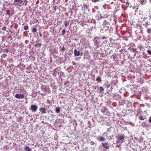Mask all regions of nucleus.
<instances>
[{
  "label": "nucleus",
  "instance_id": "f704fd0d",
  "mask_svg": "<svg viewBox=\"0 0 151 151\" xmlns=\"http://www.w3.org/2000/svg\"><path fill=\"white\" fill-rule=\"evenodd\" d=\"M149 122L151 123V117H149Z\"/></svg>",
  "mask_w": 151,
  "mask_h": 151
},
{
  "label": "nucleus",
  "instance_id": "4468645a",
  "mask_svg": "<svg viewBox=\"0 0 151 151\" xmlns=\"http://www.w3.org/2000/svg\"><path fill=\"white\" fill-rule=\"evenodd\" d=\"M100 141H103L105 140V139L103 137H100V138H98Z\"/></svg>",
  "mask_w": 151,
  "mask_h": 151
},
{
  "label": "nucleus",
  "instance_id": "9b49d317",
  "mask_svg": "<svg viewBox=\"0 0 151 151\" xmlns=\"http://www.w3.org/2000/svg\"><path fill=\"white\" fill-rule=\"evenodd\" d=\"M74 54L75 56H79L80 55V52L79 51H77L76 49L74 50Z\"/></svg>",
  "mask_w": 151,
  "mask_h": 151
},
{
  "label": "nucleus",
  "instance_id": "58836bf2",
  "mask_svg": "<svg viewBox=\"0 0 151 151\" xmlns=\"http://www.w3.org/2000/svg\"><path fill=\"white\" fill-rule=\"evenodd\" d=\"M147 56L146 55H145V58H147Z\"/></svg>",
  "mask_w": 151,
  "mask_h": 151
},
{
  "label": "nucleus",
  "instance_id": "6ab92c4d",
  "mask_svg": "<svg viewBox=\"0 0 151 151\" xmlns=\"http://www.w3.org/2000/svg\"><path fill=\"white\" fill-rule=\"evenodd\" d=\"M139 2H140V3L142 5L145 4L146 3V1L145 0H139Z\"/></svg>",
  "mask_w": 151,
  "mask_h": 151
},
{
  "label": "nucleus",
  "instance_id": "1a4fd4ad",
  "mask_svg": "<svg viewBox=\"0 0 151 151\" xmlns=\"http://www.w3.org/2000/svg\"><path fill=\"white\" fill-rule=\"evenodd\" d=\"M40 111L42 114L45 113L46 112V109L45 107H42L40 109Z\"/></svg>",
  "mask_w": 151,
  "mask_h": 151
},
{
  "label": "nucleus",
  "instance_id": "aec40b11",
  "mask_svg": "<svg viewBox=\"0 0 151 151\" xmlns=\"http://www.w3.org/2000/svg\"><path fill=\"white\" fill-rule=\"evenodd\" d=\"M64 25L65 26H68L69 24V22H67V21H65L64 22Z\"/></svg>",
  "mask_w": 151,
  "mask_h": 151
},
{
  "label": "nucleus",
  "instance_id": "dca6fc26",
  "mask_svg": "<svg viewBox=\"0 0 151 151\" xmlns=\"http://www.w3.org/2000/svg\"><path fill=\"white\" fill-rule=\"evenodd\" d=\"M25 151H31V149L28 147L27 146L24 149Z\"/></svg>",
  "mask_w": 151,
  "mask_h": 151
},
{
  "label": "nucleus",
  "instance_id": "473e14b6",
  "mask_svg": "<svg viewBox=\"0 0 151 151\" xmlns=\"http://www.w3.org/2000/svg\"><path fill=\"white\" fill-rule=\"evenodd\" d=\"M2 29L4 31H5L6 30V28L4 26L2 28Z\"/></svg>",
  "mask_w": 151,
  "mask_h": 151
},
{
  "label": "nucleus",
  "instance_id": "72a5a7b5",
  "mask_svg": "<svg viewBox=\"0 0 151 151\" xmlns=\"http://www.w3.org/2000/svg\"><path fill=\"white\" fill-rule=\"evenodd\" d=\"M99 1L98 0H92V1L93 2H96L97 1Z\"/></svg>",
  "mask_w": 151,
  "mask_h": 151
},
{
  "label": "nucleus",
  "instance_id": "9d476101",
  "mask_svg": "<svg viewBox=\"0 0 151 151\" xmlns=\"http://www.w3.org/2000/svg\"><path fill=\"white\" fill-rule=\"evenodd\" d=\"M25 65L24 64H20L18 65L17 67L19 68L21 70H23L25 67Z\"/></svg>",
  "mask_w": 151,
  "mask_h": 151
},
{
  "label": "nucleus",
  "instance_id": "f3484780",
  "mask_svg": "<svg viewBox=\"0 0 151 151\" xmlns=\"http://www.w3.org/2000/svg\"><path fill=\"white\" fill-rule=\"evenodd\" d=\"M55 112L57 113H59L60 111V108L59 107H57L55 109Z\"/></svg>",
  "mask_w": 151,
  "mask_h": 151
},
{
  "label": "nucleus",
  "instance_id": "393cba45",
  "mask_svg": "<svg viewBox=\"0 0 151 151\" xmlns=\"http://www.w3.org/2000/svg\"><path fill=\"white\" fill-rule=\"evenodd\" d=\"M147 33H151V29L149 28V29H147Z\"/></svg>",
  "mask_w": 151,
  "mask_h": 151
},
{
  "label": "nucleus",
  "instance_id": "bb28decb",
  "mask_svg": "<svg viewBox=\"0 0 151 151\" xmlns=\"http://www.w3.org/2000/svg\"><path fill=\"white\" fill-rule=\"evenodd\" d=\"M37 31V29L35 27L34 28L32 29V31L34 32H36Z\"/></svg>",
  "mask_w": 151,
  "mask_h": 151
},
{
  "label": "nucleus",
  "instance_id": "c85d7f7f",
  "mask_svg": "<svg viewBox=\"0 0 151 151\" xmlns=\"http://www.w3.org/2000/svg\"><path fill=\"white\" fill-rule=\"evenodd\" d=\"M3 51L4 52H6L7 53L9 51L8 50V49H4L3 50Z\"/></svg>",
  "mask_w": 151,
  "mask_h": 151
},
{
  "label": "nucleus",
  "instance_id": "39448f33",
  "mask_svg": "<svg viewBox=\"0 0 151 151\" xmlns=\"http://www.w3.org/2000/svg\"><path fill=\"white\" fill-rule=\"evenodd\" d=\"M101 144L103 147L106 149H109V145L107 142L102 143Z\"/></svg>",
  "mask_w": 151,
  "mask_h": 151
},
{
  "label": "nucleus",
  "instance_id": "c756f323",
  "mask_svg": "<svg viewBox=\"0 0 151 151\" xmlns=\"http://www.w3.org/2000/svg\"><path fill=\"white\" fill-rule=\"evenodd\" d=\"M142 126L143 127H145L146 126H147L146 125V122H143L142 123Z\"/></svg>",
  "mask_w": 151,
  "mask_h": 151
},
{
  "label": "nucleus",
  "instance_id": "423d86ee",
  "mask_svg": "<svg viewBox=\"0 0 151 151\" xmlns=\"http://www.w3.org/2000/svg\"><path fill=\"white\" fill-rule=\"evenodd\" d=\"M99 40L100 38L99 37H96L94 38V41L95 45H98V44H99L100 42Z\"/></svg>",
  "mask_w": 151,
  "mask_h": 151
},
{
  "label": "nucleus",
  "instance_id": "7c9ffc66",
  "mask_svg": "<svg viewBox=\"0 0 151 151\" xmlns=\"http://www.w3.org/2000/svg\"><path fill=\"white\" fill-rule=\"evenodd\" d=\"M6 13L9 15L10 14V11L9 10H6Z\"/></svg>",
  "mask_w": 151,
  "mask_h": 151
},
{
  "label": "nucleus",
  "instance_id": "5701e85b",
  "mask_svg": "<svg viewBox=\"0 0 151 151\" xmlns=\"http://www.w3.org/2000/svg\"><path fill=\"white\" fill-rule=\"evenodd\" d=\"M28 29V26L25 25L24 27V29L25 30H27Z\"/></svg>",
  "mask_w": 151,
  "mask_h": 151
},
{
  "label": "nucleus",
  "instance_id": "4be33fe9",
  "mask_svg": "<svg viewBox=\"0 0 151 151\" xmlns=\"http://www.w3.org/2000/svg\"><path fill=\"white\" fill-rule=\"evenodd\" d=\"M100 92H101L104 90V89L102 86L100 87Z\"/></svg>",
  "mask_w": 151,
  "mask_h": 151
},
{
  "label": "nucleus",
  "instance_id": "cd10ccee",
  "mask_svg": "<svg viewBox=\"0 0 151 151\" xmlns=\"http://www.w3.org/2000/svg\"><path fill=\"white\" fill-rule=\"evenodd\" d=\"M41 45V44L40 43H38V44H36L35 45V46L37 47H40Z\"/></svg>",
  "mask_w": 151,
  "mask_h": 151
},
{
  "label": "nucleus",
  "instance_id": "412c9836",
  "mask_svg": "<svg viewBox=\"0 0 151 151\" xmlns=\"http://www.w3.org/2000/svg\"><path fill=\"white\" fill-rule=\"evenodd\" d=\"M27 0H24L23 3H24V5H24L25 6H26L27 5Z\"/></svg>",
  "mask_w": 151,
  "mask_h": 151
},
{
  "label": "nucleus",
  "instance_id": "6e6552de",
  "mask_svg": "<svg viewBox=\"0 0 151 151\" xmlns=\"http://www.w3.org/2000/svg\"><path fill=\"white\" fill-rule=\"evenodd\" d=\"M103 25L104 27H106L108 28L110 26V23L106 21H104V22Z\"/></svg>",
  "mask_w": 151,
  "mask_h": 151
},
{
  "label": "nucleus",
  "instance_id": "f03ea898",
  "mask_svg": "<svg viewBox=\"0 0 151 151\" xmlns=\"http://www.w3.org/2000/svg\"><path fill=\"white\" fill-rule=\"evenodd\" d=\"M124 138L125 136L123 135H121L119 136L117 138V140H118L116 141V143H122L123 142V140L124 139Z\"/></svg>",
  "mask_w": 151,
  "mask_h": 151
},
{
  "label": "nucleus",
  "instance_id": "ddd939ff",
  "mask_svg": "<svg viewBox=\"0 0 151 151\" xmlns=\"http://www.w3.org/2000/svg\"><path fill=\"white\" fill-rule=\"evenodd\" d=\"M107 110V109L105 107H103L101 109V111L103 113H105Z\"/></svg>",
  "mask_w": 151,
  "mask_h": 151
},
{
  "label": "nucleus",
  "instance_id": "20e7f679",
  "mask_svg": "<svg viewBox=\"0 0 151 151\" xmlns=\"http://www.w3.org/2000/svg\"><path fill=\"white\" fill-rule=\"evenodd\" d=\"M15 97L18 99H23L24 98V95L23 94H17L15 96Z\"/></svg>",
  "mask_w": 151,
  "mask_h": 151
},
{
  "label": "nucleus",
  "instance_id": "2eb2a0df",
  "mask_svg": "<svg viewBox=\"0 0 151 151\" xmlns=\"http://www.w3.org/2000/svg\"><path fill=\"white\" fill-rule=\"evenodd\" d=\"M128 49L130 51H132L133 52H135L136 51V49L134 48H131V47H129Z\"/></svg>",
  "mask_w": 151,
  "mask_h": 151
},
{
  "label": "nucleus",
  "instance_id": "c9c22d12",
  "mask_svg": "<svg viewBox=\"0 0 151 151\" xmlns=\"http://www.w3.org/2000/svg\"><path fill=\"white\" fill-rule=\"evenodd\" d=\"M62 50H63V51H65V48L64 47H63L62 49Z\"/></svg>",
  "mask_w": 151,
  "mask_h": 151
},
{
  "label": "nucleus",
  "instance_id": "f8f14e48",
  "mask_svg": "<svg viewBox=\"0 0 151 151\" xmlns=\"http://www.w3.org/2000/svg\"><path fill=\"white\" fill-rule=\"evenodd\" d=\"M125 104V101L123 100H121L119 101V105L123 106Z\"/></svg>",
  "mask_w": 151,
  "mask_h": 151
},
{
  "label": "nucleus",
  "instance_id": "2f4dec72",
  "mask_svg": "<svg viewBox=\"0 0 151 151\" xmlns=\"http://www.w3.org/2000/svg\"><path fill=\"white\" fill-rule=\"evenodd\" d=\"M147 52L149 54L151 55V50H148L147 51Z\"/></svg>",
  "mask_w": 151,
  "mask_h": 151
},
{
  "label": "nucleus",
  "instance_id": "7ed1b4c3",
  "mask_svg": "<svg viewBox=\"0 0 151 151\" xmlns=\"http://www.w3.org/2000/svg\"><path fill=\"white\" fill-rule=\"evenodd\" d=\"M42 91L46 93V94L50 93V90L49 87L48 86H44L42 87Z\"/></svg>",
  "mask_w": 151,
  "mask_h": 151
},
{
  "label": "nucleus",
  "instance_id": "a211bd4d",
  "mask_svg": "<svg viewBox=\"0 0 151 151\" xmlns=\"http://www.w3.org/2000/svg\"><path fill=\"white\" fill-rule=\"evenodd\" d=\"M139 118L140 120H144L145 119V118L143 117L142 115L140 116L139 117Z\"/></svg>",
  "mask_w": 151,
  "mask_h": 151
},
{
  "label": "nucleus",
  "instance_id": "4c0bfd02",
  "mask_svg": "<svg viewBox=\"0 0 151 151\" xmlns=\"http://www.w3.org/2000/svg\"><path fill=\"white\" fill-rule=\"evenodd\" d=\"M80 55H81V56L83 55V52H81V53H80Z\"/></svg>",
  "mask_w": 151,
  "mask_h": 151
},
{
  "label": "nucleus",
  "instance_id": "0eeeda50",
  "mask_svg": "<svg viewBox=\"0 0 151 151\" xmlns=\"http://www.w3.org/2000/svg\"><path fill=\"white\" fill-rule=\"evenodd\" d=\"M37 109V107L35 105H32L31 106L30 109L33 111H36Z\"/></svg>",
  "mask_w": 151,
  "mask_h": 151
},
{
  "label": "nucleus",
  "instance_id": "ea45409f",
  "mask_svg": "<svg viewBox=\"0 0 151 151\" xmlns=\"http://www.w3.org/2000/svg\"><path fill=\"white\" fill-rule=\"evenodd\" d=\"M107 88L109 87V86H107Z\"/></svg>",
  "mask_w": 151,
  "mask_h": 151
},
{
  "label": "nucleus",
  "instance_id": "a878e982",
  "mask_svg": "<svg viewBox=\"0 0 151 151\" xmlns=\"http://www.w3.org/2000/svg\"><path fill=\"white\" fill-rule=\"evenodd\" d=\"M65 29H63L62 31V35H64L65 33Z\"/></svg>",
  "mask_w": 151,
  "mask_h": 151
},
{
  "label": "nucleus",
  "instance_id": "f257e3e1",
  "mask_svg": "<svg viewBox=\"0 0 151 151\" xmlns=\"http://www.w3.org/2000/svg\"><path fill=\"white\" fill-rule=\"evenodd\" d=\"M22 2V0H14L13 4L17 7H21L22 5H24V3Z\"/></svg>",
  "mask_w": 151,
  "mask_h": 151
},
{
  "label": "nucleus",
  "instance_id": "e433bc0d",
  "mask_svg": "<svg viewBox=\"0 0 151 151\" xmlns=\"http://www.w3.org/2000/svg\"><path fill=\"white\" fill-rule=\"evenodd\" d=\"M106 39V38L105 37H103L102 38V39L103 40H104V39Z\"/></svg>",
  "mask_w": 151,
  "mask_h": 151
},
{
  "label": "nucleus",
  "instance_id": "b1692460",
  "mask_svg": "<svg viewBox=\"0 0 151 151\" xmlns=\"http://www.w3.org/2000/svg\"><path fill=\"white\" fill-rule=\"evenodd\" d=\"M96 81L98 82H99L101 81V78L99 77H98L96 78Z\"/></svg>",
  "mask_w": 151,
  "mask_h": 151
}]
</instances>
